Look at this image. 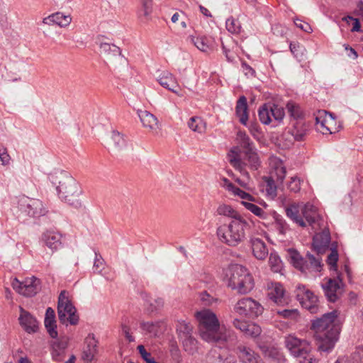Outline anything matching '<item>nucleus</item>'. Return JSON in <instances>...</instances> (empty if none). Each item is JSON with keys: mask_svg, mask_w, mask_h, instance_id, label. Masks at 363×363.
<instances>
[{"mask_svg": "<svg viewBox=\"0 0 363 363\" xmlns=\"http://www.w3.org/2000/svg\"><path fill=\"white\" fill-rule=\"evenodd\" d=\"M337 315V311H333L312 321L311 329L314 331V338L320 351H330L338 340L341 327Z\"/></svg>", "mask_w": 363, "mask_h": 363, "instance_id": "nucleus-1", "label": "nucleus"}, {"mask_svg": "<svg viewBox=\"0 0 363 363\" xmlns=\"http://www.w3.org/2000/svg\"><path fill=\"white\" fill-rule=\"evenodd\" d=\"M48 179L56 187L59 198L76 208L82 206L79 196L82 193L80 184L66 171H55L48 175Z\"/></svg>", "mask_w": 363, "mask_h": 363, "instance_id": "nucleus-2", "label": "nucleus"}, {"mask_svg": "<svg viewBox=\"0 0 363 363\" xmlns=\"http://www.w3.org/2000/svg\"><path fill=\"white\" fill-rule=\"evenodd\" d=\"M236 143L237 145L228 152V160L235 169L248 177L245 167L247 162H250V138L245 131L237 133Z\"/></svg>", "mask_w": 363, "mask_h": 363, "instance_id": "nucleus-3", "label": "nucleus"}, {"mask_svg": "<svg viewBox=\"0 0 363 363\" xmlns=\"http://www.w3.org/2000/svg\"><path fill=\"white\" fill-rule=\"evenodd\" d=\"M247 226L246 220H231L228 224H223L217 228L216 235L222 243L235 247L245 238V231Z\"/></svg>", "mask_w": 363, "mask_h": 363, "instance_id": "nucleus-4", "label": "nucleus"}, {"mask_svg": "<svg viewBox=\"0 0 363 363\" xmlns=\"http://www.w3.org/2000/svg\"><path fill=\"white\" fill-rule=\"evenodd\" d=\"M196 318L199 323V332L203 340L217 342L222 338L218 334L220 323L216 315L209 309L198 311Z\"/></svg>", "mask_w": 363, "mask_h": 363, "instance_id": "nucleus-5", "label": "nucleus"}, {"mask_svg": "<svg viewBox=\"0 0 363 363\" xmlns=\"http://www.w3.org/2000/svg\"><path fill=\"white\" fill-rule=\"evenodd\" d=\"M286 174V167L282 162H276L269 172V175L262 177L260 182L261 190L265 192L267 196L274 199L277 194V186L283 183Z\"/></svg>", "mask_w": 363, "mask_h": 363, "instance_id": "nucleus-6", "label": "nucleus"}, {"mask_svg": "<svg viewBox=\"0 0 363 363\" xmlns=\"http://www.w3.org/2000/svg\"><path fill=\"white\" fill-rule=\"evenodd\" d=\"M291 262L293 266L301 271L303 274L308 275L313 272H320L323 268L322 259L320 255L314 256L308 252L303 257L294 250L289 251Z\"/></svg>", "mask_w": 363, "mask_h": 363, "instance_id": "nucleus-7", "label": "nucleus"}, {"mask_svg": "<svg viewBox=\"0 0 363 363\" xmlns=\"http://www.w3.org/2000/svg\"><path fill=\"white\" fill-rule=\"evenodd\" d=\"M249 276L247 269L240 264H232L225 271L224 279L227 281L228 287L237 289L241 294L247 292L245 286V279Z\"/></svg>", "mask_w": 363, "mask_h": 363, "instance_id": "nucleus-8", "label": "nucleus"}, {"mask_svg": "<svg viewBox=\"0 0 363 363\" xmlns=\"http://www.w3.org/2000/svg\"><path fill=\"white\" fill-rule=\"evenodd\" d=\"M57 314L60 322L65 324L68 322L72 325H76L79 323V315L77 309L69 298L68 292L63 290L58 296Z\"/></svg>", "mask_w": 363, "mask_h": 363, "instance_id": "nucleus-9", "label": "nucleus"}, {"mask_svg": "<svg viewBox=\"0 0 363 363\" xmlns=\"http://www.w3.org/2000/svg\"><path fill=\"white\" fill-rule=\"evenodd\" d=\"M294 293L296 299L303 308L307 309L311 313H317L319 311L320 306L318 296L306 286L297 285Z\"/></svg>", "mask_w": 363, "mask_h": 363, "instance_id": "nucleus-10", "label": "nucleus"}, {"mask_svg": "<svg viewBox=\"0 0 363 363\" xmlns=\"http://www.w3.org/2000/svg\"><path fill=\"white\" fill-rule=\"evenodd\" d=\"M19 208L28 216L33 218H39L46 213V208L43 202L36 199L26 198L21 200L19 203Z\"/></svg>", "mask_w": 363, "mask_h": 363, "instance_id": "nucleus-11", "label": "nucleus"}, {"mask_svg": "<svg viewBox=\"0 0 363 363\" xmlns=\"http://www.w3.org/2000/svg\"><path fill=\"white\" fill-rule=\"evenodd\" d=\"M335 123V118L332 113L325 111H319L315 116V128L323 135L332 134L336 131L333 130L332 125Z\"/></svg>", "mask_w": 363, "mask_h": 363, "instance_id": "nucleus-12", "label": "nucleus"}, {"mask_svg": "<svg viewBox=\"0 0 363 363\" xmlns=\"http://www.w3.org/2000/svg\"><path fill=\"white\" fill-rule=\"evenodd\" d=\"M342 279L339 276L336 279H329L323 285L325 295L328 301L334 303L340 297L342 293Z\"/></svg>", "mask_w": 363, "mask_h": 363, "instance_id": "nucleus-13", "label": "nucleus"}, {"mask_svg": "<svg viewBox=\"0 0 363 363\" xmlns=\"http://www.w3.org/2000/svg\"><path fill=\"white\" fill-rule=\"evenodd\" d=\"M98 341L93 333H89L84 340V346L82 353V359L86 363H90L94 360L97 354Z\"/></svg>", "mask_w": 363, "mask_h": 363, "instance_id": "nucleus-14", "label": "nucleus"}, {"mask_svg": "<svg viewBox=\"0 0 363 363\" xmlns=\"http://www.w3.org/2000/svg\"><path fill=\"white\" fill-rule=\"evenodd\" d=\"M19 323L28 333H35L38 330V322L36 318L23 308L20 307Z\"/></svg>", "mask_w": 363, "mask_h": 363, "instance_id": "nucleus-15", "label": "nucleus"}, {"mask_svg": "<svg viewBox=\"0 0 363 363\" xmlns=\"http://www.w3.org/2000/svg\"><path fill=\"white\" fill-rule=\"evenodd\" d=\"M330 234L328 230H324L315 234L313 238V250L319 255L323 254L329 247Z\"/></svg>", "mask_w": 363, "mask_h": 363, "instance_id": "nucleus-16", "label": "nucleus"}, {"mask_svg": "<svg viewBox=\"0 0 363 363\" xmlns=\"http://www.w3.org/2000/svg\"><path fill=\"white\" fill-rule=\"evenodd\" d=\"M310 124L304 119L295 120L291 122V127L289 128V133L295 137L296 141H303L308 134Z\"/></svg>", "mask_w": 363, "mask_h": 363, "instance_id": "nucleus-17", "label": "nucleus"}, {"mask_svg": "<svg viewBox=\"0 0 363 363\" xmlns=\"http://www.w3.org/2000/svg\"><path fill=\"white\" fill-rule=\"evenodd\" d=\"M286 216L298 225L305 228L306 223L303 219L300 211L301 208L298 203L295 202L289 203L284 206Z\"/></svg>", "mask_w": 363, "mask_h": 363, "instance_id": "nucleus-18", "label": "nucleus"}, {"mask_svg": "<svg viewBox=\"0 0 363 363\" xmlns=\"http://www.w3.org/2000/svg\"><path fill=\"white\" fill-rule=\"evenodd\" d=\"M54 339L50 342L52 357L55 361H60L61 355L65 353L68 346L69 340L66 336Z\"/></svg>", "mask_w": 363, "mask_h": 363, "instance_id": "nucleus-19", "label": "nucleus"}, {"mask_svg": "<svg viewBox=\"0 0 363 363\" xmlns=\"http://www.w3.org/2000/svg\"><path fill=\"white\" fill-rule=\"evenodd\" d=\"M268 297L277 305L284 306L286 301L284 298V289L280 283H271L268 285Z\"/></svg>", "mask_w": 363, "mask_h": 363, "instance_id": "nucleus-20", "label": "nucleus"}, {"mask_svg": "<svg viewBox=\"0 0 363 363\" xmlns=\"http://www.w3.org/2000/svg\"><path fill=\"white\" fill-rule=\"evenodd\" d=\"M301 215L306 222V225H308L311 226L313 229L316 230L315 225L320 219V216L313 206L306 204L301 208Z\"/></svg>", "mask_w": 363, "mask_h": 363, "instance_id": "nucleus-21", "label": "nucleus"}, {"mask_svg": "<svg viewBox=\"0 0 363 363\" xmlns=\"http://www.w3.org/2000/svg\"><path fill=\"white\" fill-rule=\"evenodd\" d=\"M159 84L164 88L179 94V86L175 77L170 72H163L157 79Z\"/></svg>", "mask_w": 363, "mask_h": 363, "instance_id": "nucleus-22", "label": "nucleus"}, {"mask_svg": "<svg viewBox=\"0 0 363 363\" xmlns=\"http://www.w3.org/2000/svg\"><path fill=\"white\" fill-rule=\"evenodd\" d=\"M285 345L294 356L296 355L299 352L306 354V347L308 346L306 341H302L292 335H289L286 337Z\"/></svg>", "mask_w": 363, "mask_h": 363, "instance_id": "nucleus-23", "label": "nucleus"}, {"mask_svg": "<svg viewBox=\"0 0 363 363\" xmlns=\"http://www.w3.org/2000/svg\"><path fill=\"white\" fill-rule=\"evenodd\" d=\"M72 17L61 12H56L44 18L43 23L48 25L56 24L60 27H66L70 24Z\"/></svg>", "mask_w": 363, "mask_h": 363, "instance_id": "nucleus-24", "label": "nucleus"}, {"mask_svg": "<svg viewBox=\"0 0 363 363\" xmlns=\"http://www.w3.org/2000/svg\"><path fill=\"white\" fill-rule=\"evenodd\" d=\"M23 289V291H21L22 295L32 297L40 291V280L35 277L28 278L24 281Z\"/></svg>", "mask_w": 363, "mask_h": 363, "instance_id": "nucleus-25", "label": "nucleus"}, {"mask_svg": "<svg viewBox=\"0 0 363 363\" xmlns=\"http://www.w3.org/2000/svg\"><path fill=\"white\" fill-rule=\"evenodd\" d=\"M62 235L54 231H46L42 235V240L50 249L57 250L62 246Z\"/></svg>", "mask_w": 363, "mask_h": 363, "instance_id": "nucleus-26", "label": "nucleus"}, {"mask_svg": "<svg viewBox=\"0 0 363 363\" xmlns=\"http://www.w3.org/2000/svg\"><path fill=\"white\" fill-rule=\"evenodd\" d=\"M247 101L245 96H242L237 101L235 106V114L239 121L242 125H247L248 121Z\"/></svg>", "mask_w": 363, "mask_h": 363, "instance_id": "nucleus-27", "label": "nucleus"}, {"mask_svg": "<svg viewBox=\"0 0 363 363\" xmlns=\"http://www.w3.org/2000/svg\"><path fill=\"white\" fill-rule=\"evenodd\" d=\"M138 114L144 127L151 130H157L158 128L157 118L153 114L147 111L142 110L138 111Z\"/></svg>", "mask_w": 363, "mask_h": 363, "instance_id": "nucleus-28", "label": "nucleus"}, {"mask_svg": "<svg viewBox=\"0 0 363 363\" xmlns=\"http://www.w3.org/2000/svg\"><path fill=\"white\" fill-rule=\"evenodd\" d=\"M162 321L155 322H145L143 321L140 323V327L142 330L145 331L154 337H158L162 333Z\"/></svg>", "mask_w": 363, "mask_h": 363, "instance_id": "nucleus-29", "label": "nucleus"}, {"mask_svg": "<svg viewBox=\"0 0 363 363\" xmlns=\"http://www.w3.org/2000/svg\"><path fill=\"white\" fill-rule=\"evenodd\" d=\"M251 250L254 256L258 259H264L268 255L265 243L258 238L251 240Z\"/></svg>", "mask_w": 363, "mask_h": 363, "instance_id": "nucleus-30", "label": "nucleus"}, {"mask_svg": "<svg viewBox=\"0 0 363 363\" xmlns=\"http://www.w3.org/2000/svg\"><path fill=\"white\" fill-rule=\"evenodd\" d=\"M216 213L218 215L230 218L232 220H245L240 213L231 206L224 203L218 206Z\"/></svg>", "mask_w": 363, "mask_h": 363, "instance_id": "nucleus-31", "label": "nucleus"}, {"mask_svg": "<svg viewBox=\"0 0 363 363\" xmlns=\"http://www.w3.org/2000/svg\"><path fill=\"white\" fill-rule=\"evenodd\" d=\"M141 8L138 11V18L141 21L146 22L150 18L152 11V0H140Z\"/></svg>", "mask_w": 363, "mask_h": 363, "instance_id": "nucleus-32", "label": "nucleus"}, {"mask_svg": "<svg viewBox=\"0 0 363 363\" xmlns=\"http://www.w3.org/2000/svg\"><path fill=\"white\" fill-rule=\"evenodd\" d=\"M189 40L199 50L202 52H207L212 44L211 40L206 36L195 37L191 35Z\"/></svg>", "mask_w": 363, "mask_h": 363, "instance_id": "nucleus-33", "label": "nucleus"}, {"mask_svg": "<svg viewBox=\"0 0 363 363\" xmlns=\"http://www.w3.org/2000/svg\"><path fill=\"white\" fill-rule=\"evenodd\" d=\"M338 252H337V243L333 242L330 246V253L327 257V264L330 267L331 270L337 271V262L338 261Z\"/></svg>", "mask_w": 363, "mask_h": 363, "instance_id": "nucleus-34", "label": "nucleus"}, {"mask_svg": "<svg viewBox=\"0 0 363 363\" xmlns=\"http://www.w3.org/2000/svg\"><path fill=\"white\" fill-rule=\"evenodd\" d=\"M99 51L101 54L107 56H117L121 54L120 48L108 43H101L99 46Z\"/></svg>", "mask_w": 363, "mask_h": 363, "instance_id": "nucleus-35", "label": "nucleus"}, {"mask_svg": "<svg viewBox=\"0 0 363 363\" xmlns=\"http://www.w3.org/2000/svg\"><path fill=\"white\" fill-rule=\"evenodd\" d=\"M189 128L194 132L201 133L206 130V123L197 116L191 117L188 121Z\"/></svg>", "mask_w": 363, "mask_h": 363, "instance_id": "nucleus-36", "label": "nucleus"}, {"mask_svg": "<svg viewBox=\"0 0 363 363\" xmlns=\"http://www.w3.org/2000/svg\"><path fill=\"white\" fill-rule=\"evenodd\" d=\"M182 340L184 349L189 354H193L197 350L198 342L192 335H188Z\"/></svg>", "mask_w": 363, "mask_h": 363, "instance_id": "nucleus-37", "label": "nucleus"}, {"mask_svg": "<svg viewBox=\"0 0 363 363\" xmlns=\"http://www.w3.org/2000/svg\"><path fill=\"white\" fill-rule=\"evenodd\" d=\"M286 108L289 115L295 120L303 119V113L300 106L293 101H289L286 104Z\"/></svg>", "mask_w": 363, "mask_h": 363, "instance_id": "nucleus-38", "label": "nucleus"}, {"mask_svg": "<svg viewBox=\"0 0 363 363\" xmlns=\"http://www.w3.org/2000/svg\"><path fill=\"white\" fill-rule=\"evenodd\" d=\"M269 107L272 119H274L275 121L280 123L283 120L285 115L284 108L274 104H269Z\"/></svg>", "mask_w": 363, "mask_h": 363, "instance_id": "nucleus-39", "label": "nucleus"}, {"mask_svg": "<svg viewBox=\"0 0 363 363\" xmlns=\"http://www.w3.org/2000/svg\"><path fill=\"white\" fill-rule=\"evenodd\" d=\"M177 330L179 333V337L182 339L188 335H191L193 326L190 323L183 320L179 322Z\"/></svg>", "mask_w": 363, "mask_h": 363, "instance_id": "nucleus-40", "label": "nucleus"}, {"mask_svg": "<svg viewBox=\"0 0 363 363\" xmlns=\"http://www.w3.org/2000/svg\"><path fill=\"white\" fill-rule=\"evenodd\" d=\"M269 264L273 272H281L283 268L280 257L277 254L272 253L269 256Z\"/></svg>", "mask_w": 363, "mask_h": 363, "instance_id": "nucleus-41", "label": "nucleus"}, {"mask_svg": "<svg viewBox=\"0 0 363 363\" xmlns=\"http://www.w3.org/2000/svg\"><path fill=\"white\" fill-rule=\"evenodd\" d=\"M269 110V104H264L262 107H261L259 109L258 117L260 121L264 124H269L270 122L272 121Z\"/></svg>", "mask_w": 363, "mask_h": 363, "instance_id": "nucleus-42", "label": "nucleus"}, {"mask_svg": "<svg viewBox=\"0 0 363 363\" xmlns=\"http://www.w3.org/2000/svg\"><path fill=\"white\" fill-rule=\"evenodd\" d=\"M229 192L232 193L234 196H237L240 197V199H245L247 201H242V204L247 209L250 210V194L244 191L243 190L240 189V188L235 186L231 191H229Z\"/></svg>", "mask_w": 363, "mask_h": 363, "instance_id": "nucleus-43", "label": "nucleus"}, {"mask_svg": "<svg viewBox=\"0 0 363 363\" xmlns=\"http://www.w3.org/2000/svg\"><path fill=\"white\" fill-rule=\"evenodd\" d=\"M225 26L227 30L232 33H240L242 27L238 20L234 18H229L226 20Z\"/></svg>", "mask_w": 363, "mask_h": 363, "instance_id": "nucleus-44", "label": "nucleus"}, {"mask_svg": "<svg viewBox=\"0 0 363 363\" xmlns=\"http://www.w3.org/2000/svg\"><path fill=\"white\" fill-rule=\"evenodd\" d=\"M250 302V298H242L238 301L235 306V311L240 317L247 318L248 309L247 308V303Z\"/></svg>", "mask_w": 363, "mask_h": 363, "instance_id": "nucleus-45", "label": "nucleus"}, {"mask_svg": "<svg viewBox=\"0 0 363 363\" xmlns=\"http://www.w3.org/2000/svg\"><path fill=\"white\" fill-rule=\"evenodd\" d=\"M277 313L280 317L288 320H297L299 317V312L297 309L278 310Z\"/></svg>", "mask_w": 363, "mask_h": 363, "instance_id": "nucleus-46", "label": "nucleus"}, {"mask_svg": "<svg viewBox=\"0 0 363 363\" xmlns=\"http://www.w3.org/2000/svg\"><path fill=\"white\" fill-rule=\"evenodd\" d=\"M45 327L48 333L52 338H56L58 336L57 330V323L55 319H45Z\"/></svg>", "mask_w": 363, "mask_h": 363, "instance_id": "nucleus-47", "label": "nucleus"}, {"mask_svg": "<svg viewBox=\"0 0 363 363\" xmlns=\"http://www.w3.org/2000/svg\"><path fill=\"white\" fill-rule=\"evenodd\" d=\"M112 140L114 144V147L118 150H122L126 145V140L123 135H121L119 132L113 130L112 132Z\"/></svg>", "mask_w": 363, "mask_h": 363, "instance_id": "nucleus-48", "label": "nucleus"}, {"mask_svg": "<svg viewBox=\"0 0 363 363\" xmlns=\"http://www.w3.org/2000/svg\"><path fill=\"white\" fill-rule=\"evenodd\" d=\"M247 318H248L247 317V318L240 317V318H235V320L233 321L234 326L237 329L240 330V331L244 332L245 333H247L249 331V327H250V324L248 323Z\"/></svg>", "mask_w": 363, "mask_h": 363, "instance_id": "nucleus-49", "label": "nucleus"}, {"mask_svg": "<svg viewBox=\"0 0 363 363\" xmlns=\"http://www.w3.org/2000/svg\"><path fill=\"white\" fill-rule=\"evenodd\" d=\"M275 223L277 225V228L279 230V233L284 235L286 230L289 229V225L284 219L281 216L277 215L275 216Z\"/></svg>", "mask_w": 363, "mask_h": 363, "instance_id": "nucleus-50", "label": "nucleus"}, {"mask_svg": "<svg viewBox=\"0 0 363 363\" xmlns=\"http://www.w3.org/2000/svg\"><path fill=\"white\" fill-rule=\"evenodd\" d=\"M263 311V306L257 301L251 298V318L261 315Z\"/></svg>", "mask_w": 363, "mask_h": 363, "instance_id": "nucleus-51", "label": "nucleus"}, {"mask_svg": "<svg viewBox=\"0 0 363 363\" xmlns=\"http://www.w3.org/2000/svg\"><path fill=\"white\" fill-rule=\"evenodd\" d=\"M237 353L239 359L243 363H250V352L245 346L239 345L237 347Z\"/></svg>", "mask_w": 363, "mask_h": 363, "instance_id": "nucleus-52", "label": "nucleus"}, {"mask_svg": "<svg viewBox=\"0 0 363 363\" xmlns=\"http://www.w3.org/2000/svg\"><path fill=\"white\" fill-rule=\"evenodd\" d=\"M281 140H283V146L285 148H289L292 146L296 139L295 137L289 133V130L285 131L281 136Z\"/></svg>", "mask_w": 363, "mask_h": 363, "instance_id": "nucleus-53", "label": "nucleus"}, {"mask_svg": "<svg viewBox=\"0 0 363 363\" xmlns=\"http://www.w3.org/2000/svg\"><path fill=\"white\" fill-rule=\"evenodd\" d=\"M11 157L8 153L6 147L0 143V165L6 166L10 162Z\"/></svg>", "mask_w": 363, "mask_h": 363, "instance_id": "nucleus-54", "label": "nucleus"}, {"mask_svg": "<svg viewBox=\"0 0 363 363\" xmlns=\"http://www.w3.org/2000/svg\"><path fill=\"white\" fill-rule=\"evenodd\" d=\"M137 349L138 350V352L141 355L142 358L147 363H158L157 362L155 361V359L153 357H152L151 354L145 350L143 345H138Z\"/></svg>", "mask_w": 363, "mask_h": 363, "instance_id": "nucleus-55", "label": "nucleus"}, {"mask_svg": "<svg viewBox=\"0 0 363 363\" xmlns=\"http://www.w3.org/2000/svg\"><path fill=\"white\" fill-rule=\"evenodd\" d=\"M164 304L162 298H157L154 301V303H150L149 306L146 308V311L149 314L156 313L159 311Z\"/></svg>", "mask_w": 363, "mask_h": 363, "instance_id": "nucleus-56", "label": "nucleus"}, {"mask_svg": "<svg viewBox=\"0 0 363 363\" xmlns=\"http://www.w3.org/2000/svg\"><path fill=\"white\" fill-rule=\"evenodd\" d=\"M301 179L298 177H292L288 184V189L294 193H297L301 189Z\"/></svg>", "mask_w": 363, "mask_h": 363, "instance_id": "nucleus-57", "label": "nucleus"}, {"mask_svg": "<svg viewBox=\"0 0 363 363\" xmlns=\"http://www.w3.org/2000/svg\"><path fill=\"white\" fill-rule=\"evenodd\" d=\"M268 355L273 359L276 360L278 363H284L286 361L282 352L276 348L270 349V350H269Z\"/></svg>", "mask_w": 363, "mask_h": 363, "instance_id": "nucleus-58", "label": "nucleus"}, {"mask_svg": "<svg viewBox=\"0 0 363 363\" xmlns=\"http://www.w3.org/2000/svg\"><path fill=\"white\" fill-rule=\"evenodd\" d=\"M294 357H296L299 359V363H312L313 357L309 352L308 346L306 347V354H302L301 352H299Z\"/></svg>", "mask_w": 363, "mask_h": 363, "instance_id": "nucleus-59", "label": "nucleus"}, {"mask_svg": "<svg viewBox=\"0 0 363 363\" xmlns=\"http://www.w3.org/2000/svg\"><path fill=\"white\" fill-rule=\"evenodd\" d=\"M261 161L257 152L251 146V169H257L260 166Z\"/></svg>", "mask_w": 363, "mask_h": 363, "instance_id": "nucleus-60", "label": "nucleus"}, {"mask_svg": "<svg viewBox=\"0 0 363 363\" xmlns=\"http://www.w3.org/2000/svg\"><path fill=\"white\" fill-rule=\"evenodd\" d=\"M251 213L262 219H265L267 217V213L258 206L251 203Z\"/></svg>", "mask_w": 363, "mask_h": 363, "instance_id": "nucleus-61", "label": "nucleus"}, {"mask_svg": "<svg viewBox=\"0 0 363 363\" xmlns=\"http://www.w3.org/2000/svg\"><path fill=\"white\" fill-rule=\"evenodd\" d=\"M294 24L296 27L306 33H310L312 30L311 26L308 23L303 22L301 20L296 19L294 21Z\"/></svg>", "mask_w": 363, "mask_h": 363, "instance_id": "nucleus-62", "label": "nucleus"}, {"mask_svg": "<svg viewBox=\"0 0 363 363\" xmlns=\"http://www.w3.org/2000/svg\"><path fill=\"white\" fill-rule=\"evenodd\" d=\"M95 255H96V257H95V260H94V268L96 271L100 272L103 268L104 259L101 257V256L100 255L97 254L96 252L95 253Z\"/></svg>", "mask_w": 363, "mask_h": 363, "instance_id": "nucleus-63", "label": "nucleus"}, {"mask_svg": "<svg viewBox=\"0 0 363 363\" xmlns=\"http://www.w3.org/2000/svg\"><path fill=\"white\" fill-rule=\"evenodd\" d=\"M291 52L294 54L296 57H298L301 54L300 52L301 46L298 43H291L289 45Z\"/></svg>", "mask_w": 363, "mask_h": 363, "instance_id": "nucleus-64", "label": "nucleus"}]
</instances>
